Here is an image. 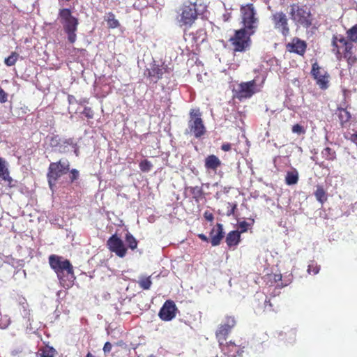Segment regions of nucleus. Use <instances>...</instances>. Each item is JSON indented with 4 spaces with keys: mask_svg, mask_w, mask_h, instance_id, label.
<instances>
[{
    "mask_svg": "<svg viewBox=\"0 0 357 357\" xmlns=\"http://www.w3.org/2000/svg\"><path fill=\"white\" fill-rule=\"evenodd\" d=\"M49 264L56 273L60 284L66 289L70 288L75 280L70 261L63 257L52 255L49 257Z\"/></svg>",
    "mask_w": 357,
    "mask_h": 357,
    "instance_id": "nucleus-1",
    "label": "nucleus"
},
{
    "mask_svg": "<svg viewBox=\"0 0 357 357\" xmlns=\"http://www.w3.org/2000/svg\"><path fill=\"white\" fill-rule=\"evenodd\" d=\"M347 38L341 34L333 35L331 41L332 52L337 59L342 56L348 60L353 54V42H357V24L347 31Z\"/></svg>",
    "mask_w": 357,
    "mask_h": 357,
    "instance_id": "nucleus-2",
    "label": "nucleus"
},
{
    "mask_svg": "<svg viewBox=\"0 0 357 357\" xmlns=\"http://www.w3.org/2000/svg\"><path fill=\"white\" fill-rule=\"evenodd\" d=\"M59 17L68 42L73 44L77 40L78 19L72 15L71 10L68 8L61 9L59 12Z\"/></svg>",
    "mask_w": 357,
    "mask_h": 357,
    "instance_id": "nucleus-3",
    "label": "nucleus"
},
{
    "mask_svg": "<svg viewBox=\"0 0 357 357\" xmlns=\"http://www.w3.org/2000/svg\"><path fill=\"white\" fill-rule=\"evenodd\" d=\"M289 16L291 20L298 26L309 28L312 24V16L310 9L303 5L293 3L289 6Z\"/></svg>",
    "mask_w": 357,
    "mask_h": 357,
    "instance_id": "nucleus-4",
    "label": "nucleus"
},
{
    "mask_svg": "<svg viewBox=\"0 0 357 357\" xmlns=\"http://www.w3.org/2000/svg\"><path fill=\"white\" fill-rule=\"evenodd\" d=\"M242 23L244 29L248 34H254L259 25V19L257 16V10L252 3H248L241 8Z\"/></svg>",
    "mask_w": 357,
    "mask_h": 357,
    "instance_id": "nucleus-5",
    "label": "nucleus"
},
{
    "mask_svg": "<svg viewBox=\"0 0 357 357\" xmlns=\"http://www.w3.org/2000/svg\"><path fill=\"white\" fill-rule=\"evenodd\" d=\"M70 170V162L67 159H61L58 162H51L47 174L48 184L52 191L57 180Z\"/></svg>",
    "mask_w": 357,
    "mask_h": 357,
    "instance_id": "nucleus-6",
    "label": "nucleus"
},
{
    "mask_svg": "<svg viewBox=\"0 0 357 357\" xmlns=\"http://www.w3.org/2000/svg\"><path fill=\"white\" fill-rule=\"evenodd\" d=\"M190 119L188 123V128L185 130L186 135H192L195 138L203 136L206 130L202 119V113L199 109H192L190 112Z\"/></svg>",
    "mask_w": 357,
    "mask_h": 357,
    "instance_id": "nucleus-7",
    "label": "nucleus"
},
{
    "mask_svg": "<svg viewBox=\"0 0 357 357\" xmlns=\"http://www.w3.org/2000/svg\"><path fill=\"white\" fill-rule=\"evenodd\" d=\"M172 73V70L165 63L161 64L153 61L149 68L144 71V77L149 79L151 83L155 84L158 80L162 78L169 79Z\"/></svg>",
    "mask_w": 357,
    "mask_h": 357,
    "instance_id": "nucleus-8",
    "label": "nucleus"
},
{
    "mask_svg": "<svg viewBox=\"0 0 357 357\" xmlns=\"http://www.w3.org/2000/svg\"><path fill=\"white\" fill-rule=\"evenodd\" d=\"M206 6L202 4L199 6L196 3H184L181 13L180 22L185 26L191 25L196 20L198 15L204 12Z\"/></svg>",
    "mask_w": 357,
    "mask_h": 357,
    "instance_id": "nucleus-9",
    "label": "nucleus"
},
{
    "mask_svg": "<svg viewBox=\"0 0 357 357\" xmlns=\"http://www.w3.org/2000/svg\"><path fill=\"white\" fill-rule=\"evenodd\" d=\"M50 145L55 151L67 153L73 151L76 156L79 155V147L73 138H61L58 135L51 137Z\"/></svg>",
    "mask_w": 357,
    "mask_h": 357,
    "instance_id": "nucleus-10",
    "label": "nucleus"
},
{
    "mask_svg": "<svg viewBox=\"0 0 357 357\" xmlns=\"http://www.w3.org/2000/svg\"><path fill=\"white\" fill-rule=\"evenodd\" d=\"M252 34H248V32L244 29L236 31L234 37L231 38L230 41L234 47L235 52H244L249 47L250 43V37Z\"/></svg>",
    "mask_w": 357,
    "mask_h": 357,
    "instance_id": "nucleus-11",
    "label": "nucleus"
},
{
    "mask_svg": "<svg viewBox=\"0 0 357 357\" xmlns=\"http://www.w3.org/2000/svg\"><path fill=\"white\" fill-rule=\"evenodd\" d=\"M271 20L275 29L280 32L282 36H287L289 34V20L284 12L276 11L273 13L271 16Z\"/></svg>",
    "mask_w": 357,
    "mask_h": 357,
    "instance_id": "nucleus-12",
    "label": "nucleus"
},
{
    "mask_svg": "<svg viewBox=\"0 0 357 357\" xmlns=\"http://www.w3.org/2000/svg\"><path fill=\"white\" fill-rule=\"evenodd\" d=\"M236 324V320L234 316L227 315L225 317L222 323L216 331V337L219 344H222V341L226 340L227 337Z\"/></svg>",
    "mask_w": 357,
    "mask_h": 357,
    "instance_id": "nucleus-13",
    "label": "nucleus"
},
{
    "mask_svg": "<svg viewBox=\"0 0 357 357\" xmlns=\"http://www.w3.org/2000/svg\"><path fill=\"white\" fill-rule=\"evenodd\" d=\"M262 83L263 81L259 84H257L256 79L241 83L238 91V98H249L252 97L255 93L261 91Z\"/></svg>",
    "mask_w": 357,
    "mask_h": 357,
    "instance_id": "nucleus-14",
    "label": "nucleus"
},
{
    "mask_svg": "<svg viewBox=\"0 0 357 357\" xmlns=\"http://www.w3.org/2000/svg\"><path fill=\"white\" fill-rule=\"evenodd\" d=\"M107 245L109 250L114 252L118 257H125L127 249L125 247L123 241L116 234H113L109 238Z\"/></svg>",
    "mask_w": 357,
    "mask_h": 357,
    "instance_id": "nucleus-15",
    "label": "nucleus"
},
{
    "mask_svg": "<svg viewBox=\"0 0 357 357\" xmlns=\"http://www.w3.org/2000/svg\"><path fill=\"white\" fill-rule=\"evenodd\" d=\"M176 310L174 302L167 300L160 308L158 315L162 321H169L176 317Z\"/></svg>",
    "mask_w": 357,
    "mask_h": 357,
    "instance_id": "nucleus-16",
    "label": "nucleus"
},
{
    "mask_svg": "<svg viewBox=\"0 0 357 357\" xmlns=\"http://www.w3.org/2000/svg\"><path fill=\"white\" fill-rule=\"evenodd\" d=\"M311 74L317 81V84L321 89H326L328 86V75L324 72L322 73L317 63L312 64Z\"/></svg>",
    "mask_w": 357,
    "mask_h": 357,
    "instance_id": "nucleus-17",
    "label": "nucleus"
},
{
    "mask_svg": "<svg viewBox=\"0 0 357 357\" xmlns=\"http://www.w3.org/2000/svg\"><path fill=\"white\" fill-rule=\"evenodd\" d=\"M264 281L268 286V293L271 294L272 287H274V296L280 293V289L284 287L282 282L281 274H268L264 277Z\"/></svg>",
    "mask_w": 357,
    "mask_h": 357,
    "instance_id": "nucleus-18",
    "label": "nucleus"
},
{
    "mask_svg": "<svg viewBox=\"0 0 357 357\" xmlns=\"http://www.w3.org/2000/svg\"><path fill=\"white\" fill-rule=\"evenodd\" d=\"M224 342L225 341H222V344H220V347L225 356L236 357L237 355L240 354L241 349L238 346L232 342H225V344Z\"/></svg>",
    "mask_w": 357,
    "mask_h": 357,
    "instance_id": "nucleus-19",
    "label": "nucleus"
},
{
    "mask_svg": "<svg viewBox=\"0 0 357 357\" xmlns=\"http://www.w3.org/2000/svg\"><path fill=\"white\" fill-rule=\"evenodd\" d=\"M225 232L223 226L220 223H218L216 229L213 228L210 232L211 243L213 246H217L220 243L221 240L224 237Z\"/></svg>",
    "mask_w": 357,
    "mask_h": 357,
    "instance_id": "nucleus-20",
    "label": "nucleus"
},
{
    "mask_svg": "<svg viewBox=\"0 0 357 357\" xmlns=\"http://www.w3.org/2000/svg\"><path fill=\"white\" fill-rule=\"evenodd\" d=\"M306 43L301 39H294L291 43L287 45V49L290 52H294L299 55H303L306 50Z\"/></svg>",
    "mask_w": 357,
    "mask_h": 357,
    "instance_id": "nucleus-21",
    "label": "nucleus"
},
{
    "mask_svg": "<svg viewBox=\"0 0 357 357\" xmlns=\"http://www.w3.org/2000/svg\"><path fill=\"white\" fill-rule=\"evenodd\" d=\"M221 164L220 160L215 155H208L204 160V167L208 172L216 173Z\"/></svg>",
    "mask_w": 357,
    "mask_h": 357,
    "instance_id": "nucleus-22",
    "label": "nucleus"
},
{
    "mask_svg": "<svg viewBox=\"0 0 357 357\" xmlns=\"http://www.w3.org/2000/svg\"><path fill=\"white\" fill-rule=\"evenodd\" d=\"M241 239V234L238 231H231L226 236V243L229 247L237 245Z\"/></svg>",
    "mask_w": 357,
    "mask_h": 357,
    "instance_id": "nucleus-23",
    "label": "nucleus"
},
{
    "mask_svg": "<svg viewBox=\"0 0 357 357\" xmlns=\"http://www.w3.org/2000/svg\"><path fill=\"white\" fill-rule=\"evenodd\" d=\"M0 177L5 181H8L9 183L12 181L8 169L6 167V161L2 158H0Z\"/></svg>",
    "mask_w": 357,
    "mask_h": 357,
    "instance_id": "nucleus-24",
    "label": "nucleus"
},
{
    "mask_svg": "<svg viewBox=\"0 0 357 357\" xmlns=\"http://www.w3.org/2000/svg\"><path fill=\"white\" fill-rule=\"evenodd\" d=\"M298 181V173L296 169L291 171H288L285 176V182L289 185H292L297 183Z\"/></svg>",
    "mask_w": 357,
    "mask_h": 357,
    "instance_id": "nucleus-25",
    "label": "nucleus"
},
{
    "mask_svg": "<svg viewBox=\"0 0 357 357\" xmlns=\"http://www.w3.org/2000/svg\"><path fill=\"white\" fill-rule=\"evenodd\" d=\"M56 351L52 347L46 346L41 348L37 353V356L39 357H54Z\"/></svg>",
    "mask_w": 357,
    "mask_h": 357,
    "instance_id": "nucleus-26",
    "label": "nucleus"
},
{
    "mask_svg": "<svg viewBox=\"0 0 357 357\" xmlns=\"http://www.w3.org/2000/svg\"><path fill=\"white\" fill-rule=\"evenodd\" d=\"M105 20L107 22L109 28L114 29L119 27L120 25L119 22L115 18L114 14L112 12L107 14Z\"/></svg>",
    "mask_w": 357,
    "mask_h": 357,
    "instance_id": "nucleus-27",
    "label": "nucleus"
},
{
    "mask_svg": "<svg viewBox=\"0 0 357 357\" xmlns=\"http://www.w3.org/2000/svg\"><path fill=\"white\" fill-rule=\"evenodd\" d=\"M139 286L144 290H148L151 288L152 281L151 277L140 275L137 282Z\"/></svg>",
    "mask_w": 357,
    "mask_h": 357,
    "instance_id": "nucleus-28",
    "label": "nucleus"
},
{
    "mask_svg": "<svg viewBox=\"0 0 357 357\" xmlns=\"http://www.w3.org/2000/svg\"><path fill=\"white\" fill-rule=\"evenodd\" d=\"M338 116L340 121V123L342 126L344 123H348L351 117V114L346 109L339 108L338 109Z\"/></svg>",
    "mask_w": 357,
    "mask_h": 357,
    "instance_id": "nucleus-29",
    "label": "nucleus"
},
{
    "mask_svg": "<svg viewBox=\"0 0 357 357\" xmlns=\"http://www.w3.org/2000/svg\"><path fill=\"white\" fill-rule=\"evenodd\" d=\"M314 195L318 202L321 204H323L327 199V196L326 195V192L324 188L321 186H317V190L314 192Z\"/></svg>",
    "mask_w": 357,
    "mask_h": 357,
    "instance_id": "nucleus-30",
    "label": "nucleus"
},
{
    "mask_svg": "<svg viewBox=\"0 0 357 357\" xmlns=\"http://www.w3.org/2000/svg\"><path fill=\"white\" fill-rule=\"evenodd\" d=\"M321 155L328 160H334L336 158V153L329 147H326L321 151Z\"/></svg>",
    "mask_w": 357,
    "mask_h": 357,
    "instance_id": "nucleus-31",
    "label": "nucleus"
},
{
    "mask_svg": "<svg viewBox=\"0 0 357 357\" xmlns=\"http://www.w3.org/2000/svg\"><path fill=\"white\" fill-rule=\"evenodd\" d=\"M126 241L131 250H135L137 247V241L135 238L129 232L126 235Z\"/></svg>",
    "mask_w": 357,
    "mask_h": 357,
    "instance_id": "nucleus-32",
    "label": "nucleus"
},
{
    "mask_svg": "<svg viewBox=\"0 0 357 357\" xmlns=\"http://www.w3.org/2000/svg\"><path fill=\"white\" fill-rule=\"evenodd\" d=\"M18 57L19 54L13 52L8 57L5 59L4 63L7 66H13L15 64Z\"/></svg>",
    "mask_w": 357,
    "mask_h": 357,
    "instance_id": "nucleus-33",
    "label": "nucleus"
},
{
    "mask_svg": "<svg viewBox=\"0 0 357 357\" xmlns=\"http://www.w3.org/2000/svg\"><path fill=\"white\" fill-rule=\"evenodd\" d=\"M320 266L314 261H310L307 266V273L316 275L319 272Z\"/></svg>",
    "mask_w": 357,
    "mask_h": 357,
    "instance_id": "nucleus-34",
    "label": "nucleus"
},
{
    "mask_svg": "<svg viewBox=\"0 0 357 357\" xmlns=\"http://www.w3.org/2000/svg\"><path fill=\"white\" fill-rule=\"evenodd\" d=\"M153 167L152 163L147 160H143L139 163V168L141 171L144 172H149L151 170Z\"/></svg>",
    "mask_w": 357,
    "mask_h": 357,
    "instance_id": "nucleus-35",
    "label": "nucleus"
},
{
    "mask_svg": "<svg viewBox=\"0 0 357 357\" xmlns=\"http://www.w3.org/2000/svg\"><path fill=\"white\" fill-rule=\"evenodd\" d=\"M254 223V220H252V223H248L246 221H241L238 223V229H240V234L248 231L249 227H251Z\"/></svg>",
    "mask_w": 357,
    "mask_h": 357,
    "instance_id": "nucleus-36",
    "label": "nucleus"
},
{
    "mask_svg": "<svg viewBox=\"0 0 357 357\" xmlns=\"http://www.w3.org/2000/svg\"><path fill=\"white\" fill-rule=\"evenodd\" d=\"M70 181L72 183H75L78 178H79V172L77 169H72L70 171Z\"/></svg>",
    "mask_w": 357,
    "mask_h": 357,
    "instance_id": "nucleus-37",
    "label": "nucleus"
},
{
    "mask_svg": "<svg viewBox=\"0 0 357 357\" xmlns=\"http://www.w3.org/2000/svg\"><path fill=\"white\" fill-rule=\"evenodd\" d=\"M292 132L297 135L304 134L305 132V130L303 126L300 124H295L292 127Z\"/></svg>",
    "mask_w": 357,
    "mask_h": 357,
    "instance_id": "nucleus-38",
    "label": "nucleus"
},
{
    "mask_svg": "<svg viewBox=\"0 0 357 357\" xmlns=\"http://www.w3.org/2000/svg\"><path fill=\"white\" fill-rule=\"evenodd\" d=\"M190 192L195 198L200 197L202 195V190L198 186L191 188Z\"/></svg>",
    "mask_w": 357,
    "mask_h": 357,
    "instance_id": "nucleus-39",
    "label": "nucleus"
},
{
    "mask_svg": "<svg viewBox=\"0 0 357 357\" xmlns=\"http://www.w3.org/2000/svg\"><path fill=\"white\" fill-rule=\"evenodd\" d=\"M83 115H84L88 119L93 118V112L91 107H85L82 112Z\"/></svg>",
    "mask_w": 357,
    "mask_h": 357,
    "instance_id": "nucleus-40",
    "label": "nucleus"
},
{
    "mask_svg": "<svg viewBox=\"0 0 357 357\" xmlns=\"http://www.w3.org/2000/svg\"><path fill=\"white\" fill-rule=\"evenodd\" d=\"M8 100V94L0 86V102L5 103Z\"/></svg>",
    "mask_w": 357,
    "mask_h": 357,
    "instance_id": "nucleus-41",
    "label": "nucleus"
},
{
    "mask_svg": "<svg viewBox=\"0 0 357 357\" xmlns=\"http://www.w3.org/2000/svg\"><path fill=\"white\" fill-rule=\"evenodd\" d=\"M204 218L209 221V222H212L214 219V217H213V215L212 213H211L210 211H206L204 213Z\"/></svg>",
    "mask_w": 357,
    "mask_h": 357,
    "instance_id": "nucleus-42",
    "label": "nucleus"
},
{
    "mask_svg": "<svg viewBox=\"0 0 357 357\" xmlns=\"http://www.w3.org/2000/svg\"><path fill=\"white\" fill-rule=\"evenodd\" d=\"M68 101L69 105H73L78 102V100L75 98V97L73 95L68 96Z\"/></svg>",
    "mask_w": 357,
    "mask_h": 357,
    "instance_id": "nucleus-43",
    "label": "nucleus"
},
{
    "mask_svg": "<svg viewBox=\"0 0 357 357\" xmlns=\"http://www.w3.org/2000/svg\"><path fill=\"white\" fill-rule=\"evenodd\" d=\"M112 345L110 342H107L104 347H103V351L105 353H109L112 349Z\"/></svg>",
    "mask_w": 357,
    "mask_h": 357,
    "instance_id": "nucleus-44",
    "label": "nucleus"
},
{
    "mask_svg": "<svg viewBox=\"0 0 357 357\" xmlns=\"http://www.w3.org/2000/svg\"><path fill=\"white\" fill-rule=\"evenodd\" d=\"M9 324H10L9 319L7 317H5L3 320V322L1 324H0V327L1 328H5L8 326Z\"/></svg>",
    "mask_w": 357,
    "mask_h": 357,
    "instance_id": "nucleus-45",
    "label": "nucleus"
},
{
    "mask_svg": "<svg viewBox=\"0 0 357 357\" xmlns=\"http://www.w3.org/2000/svg\"><path fill=\"white\" fill-rule=\"evenodd\" d=\"M198 33H199L200 36H203V38L201 40H199V38L195 37L194 39H195V42H203L204 40V39H205V32H204V31L202 30V29H200L198 31Z\"/></svg>",
    "mask_w": 357,
    "mask_h": 357,
    "instance_id": "nucleus-46",
    "label": "nucleus"
},
{
    "mask_svg": "<svg viewBox=\"0 0 357 357\" xmlns=\"http://www.w3.org/2000/svg\"><path fill=\"white\" fill-rule=\"evenodd\" d=\"M264 307L266 310H273V309L272 308V303H271V301L270 300H265V302H264Z\"/></svg>",
    "mask_w": 357,
    "mask_h": 357,
    "instance_id": "nucleus-47",
    "label": "nucleus"
},
{
    "mask_svg": "<svg viewBox=\"0 0 357 357\" xmlns=\"http://www.w3.org/2000/svg\"><path fill=\"white\" fill-rule=\"evenodd\" d=\"M231 145L229 143H225L221 146V149L224 151H229L231 149Z\"/></svg>",
    "mask_w": 357,
    "mask_h": 357,
    "instance_id": "nucleus-48",
    "label": "nucleus"
},
{
    "mask_svg": "<svg viewBox=\"0 0 357 357\" xmlns=\"http://www.w3.org/2000/svg\"><path fill=\"white\" fill-rule=\"evenodd\" d=\"M350 139L357 146V132L351 135Z\"/></svg>",
    "mask_w": 357,
    "mask_h": 357,
    "instance_id": "nucleus-49",
    "label": "nucleus"
},
{
    "mask_svg": "<svg viewBox=\"0 0 357 357\" xmlns=\"http://www.w3.org/2000/svg\"><path fill=\"white\" fill-rule=\"evenodd\" d=\"M236 208V204H233L231 208L227 211V215L228 216H229L231 215L234 214V211H235Z\"/></svg>",
    "mask_w": 357,
    "mask_h": 357,
    "instance_id": "nucleus-50",
    "label": "nucleus"
},
{
    "mask_svg": "<svg viewBox=\"0 0 357 357\" xmlns=\"http://www.w3.org/2000/svg\"><path fill=\"white\" fill-rule=\"evenodd\" d=\"M198 237H199L201 240H202L203 241H206V242H207V241H208V237H207L206 235H204V234H199V235H198Z\"/></svg>",
    "mask_w": 357,
    "mask_h": 357,
    "instance_id": "nucleus-51",
    "label": "nucleus"
},
{
    "mask_svg": "<svg viewBox=\"0 0 357 357\" xmlns=\"http://www.w3.org/2000/svg\"><path fill=\"white\" fill-rule=\"evenodd\" d=\"M87 102H88L87 99L83 98V99H81V100H78L77 104L82 105H84V104L87 103Z\"/></svg>",
    "mask_w": 357,
    "mask_h": 357,
    "instance_id": "nucleus-52",
    "label": "nucleus"
},
{
    "mask_svg": "<svg viewBox=\"0 0 357 357\" xmlns=\"http://www.w3.org/2000/svg\"><path fill=\"white\" fill-rule=\"evenodd\" d=\"M151 2L155 1L156 4H158L159 6H162L164 3L163 0H151Z\"/></svg>",
    "mask_w": 357,
    "mask_h": 357,
    "instance_id": "nucleus-53",
    "label": "nucleus"
},
{
    "mask_svg": "<svg viewBox=\"0 0 357 357\" xmlns=\"http://www.w3.org/2000/svg\"><path fill=\"white\" fill-rule=\"evenodd\" d=\"M223 18H224V20L225 21H227L229 18V14H224L223 15Z\"/></svg>",
    "mask_w": 357,
    "mask_h": 357,
    "instance_id": "nucleus-54",
    "label": "nucleus"
},
{
    "mask_svg": "<svg viewBox=\"0 0 357 357\" xmlns=\"http://www.w3.org/2000/svg\"><path fill=\"white\" fill-rule=\"evenodd\" d=\"M86 357H95V356L91 353L89 352L86 354Z\"/></svg>",
    "mask_w": 357,
    "mask_h": 357,
    "instance_id": "nucleus-55",
    "label": "nucleus"
},
{
    "mask_svg": "<svg viewBox=\"0 0 357 357\" xmlns=\"http://www.w3.org/2000/svg\"><path fill=\"white\" fill-rule=\"evenodd\" d=\"M17 353H18V352H17V351H12V354H13V356L16 355Z\"/></svg>",
    "mask_w": 357,
    "mask_h": 357,
    "instance_id": "nucleus-56",
    "label": "nucleus"
},
{
    "mask_svg": "<svg viewBox=\"0 0 357 357\" xmlns=\"http://www.w3.org/2000/svg\"><path fill=\"white\" fill-rule=\"evenodd\" d=\"M148 357H155V356L153 354H151Z\"/></svg>",
    "mask_w": 357,
    "mask_h": 357,
    "instance_id": "nucleus-57",
    "label": "nucleus"
},
{
    "mask_svg": "<svg viewBox=\"0 0 357 357\" xmlns=\"http://www.w3.org/2000/svg\"><path fill=\"white\" fill-rule=\"evenodd\" d=\"M68 112H69L70 114V113H72V112L70 111V107L68 108Z\"/></svg>",
    "mask_w": 357,
    "mask_h": 357,
    "instance_id": "nucleus-58",
    "label": "nucleus"
}]
</instances>
